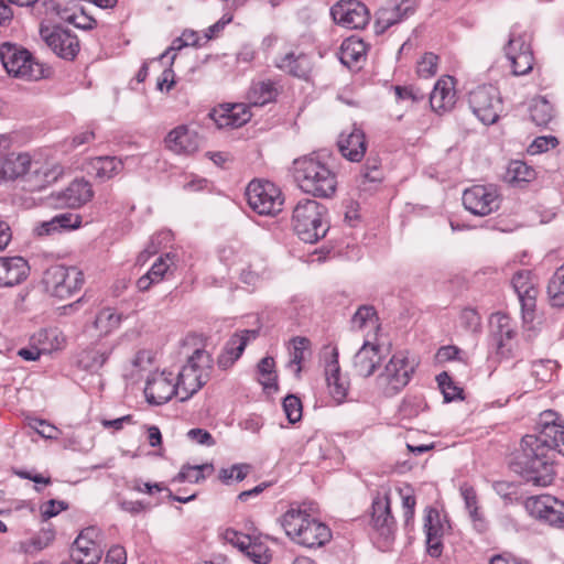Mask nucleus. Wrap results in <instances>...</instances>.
Returning <instances> with one entry per match:
<instances>
[{"label": "nucleus", "mask_w": 564, "mask_h": 564, "mask_svg": "<svg viewBox=\"0 0 564 564\" xmlns=\"http://www.w3.org/2000/svg\"><path fill=\"white\" fill-rule=\"evenodd\" d=\"M250 469V466L247 464H235L229 468H221L219 470V479L229 485L232 481H241L246 478Z\"/></svg>", "instance_id": "obj_50"}, {"label": "nucleus", "mask_w": 564, "mask_h": 564, "mask_svg": "<svg viewBox=\"0 0 564 564\" xmlns=\"http://www.w3.org/2000/svg\"><path fill=\"white\" fill-rule=\"evenodd\" d=\"M213 367L210 355L203 349H196L175 377L178 399L188 400L208 381Z\"/></svg>", "instance_id": "obj_5"}, {"label": "nucleus", "mask_w": 564, "mask_h": 564, "mask_svg": "<svg viewBox=\"0 0 564 564\" xmlns=\"http://www.w3.org/2000/svg\"><path fill=\"white\" fill-rule=\"evenodd\" d=\"M258 335L257 329H243L234 334L227 341L224 354L218 358L219 367L224 369L230 367L242 355L248 343L256 339Z\"/></svg>", "instance_id": "obj_23"}, {"label": "nucleus", "mask_w": 564, "mask_h": 564, "mask_svg": "<svg viewBox=\"0 0 564 564\" xmlns=\"http://www.w3.org/2000/svg\"><path fill=\"white\" fill-rule=\"evenodd\" d=\"M338 148L343 156L349 161L359 162L367 150L364 131L354 126L350 132H341L338 139Z\"/></svg>", "instance_id": "obj_24"}, {"label": "nucleus", "mask_w": 564, "mask_h": 564, "mask_svg": "<svg viewBox=\"0 0 564 564\" xmlns=\"http://www.w3.org/2000/svg\"><path fill=\"white\" fill-rule=\"evenodd\" d=\"M455 82L452 76L441 77L430 95V104L434 111H447L456 101Z\"/></svg>", "instance_id": "obj_26"}, {"label": "nucleus", "mask_w": 564, "mask_h": 564, "mask_svg": "<svg viewBox=\"0 0 564 564\" xmlns=\"http://www.w3.org/2000/svg\"><path fill=\"white\" fill-rule=\"evenodd\" d=\"M275 362L270 356L262 358L258 364V372L260 375L259 382L268 390H278Z\"/></svg>", "instance_id": "obj_46"}, {"label": "nucleus", "mask_w": 564, "mask_h": 564, "mask_svg": "<svg viewBox=\"0 0 564 564\" xmlns=\"http://www.w3.org/2000/svg\"><path fill=\"white\" fill-rule=\"evenodd\" d=\"M224 540L241 552L251 547V538L234 529H227L224 532Z\"/></svg>", "instance_id": "obj_57"}, {"label": "nucleus", "mask_w": 564, "mask_h": 564, "mask_svg": "<svg viewBox=\"0 0 564 564\" xmlns=\"http://www.w3.org/2000/svg\"><path fill=\"white\" fill-rule=\"evenodd\" d=\"M535 177L534 170L522 161H511L508 165L506 178L509 183H528Z\"/></svg>", "instance_id": "obj_45"}, {"label": "nucleus", "mask_w": 564, "mask_h": 564, "mask_svg": "<svg viewBox=\"0 0 564 564\" xmlns=\"http://www.w3.org/2000/svg\"><path fill=\"white\" fill-rule=\"evenodd\" d=\"M468 101L473 112L485 124L495 123L502 110L500 91L492 85H482L471 90Z\"/></svg>", "instance_id": "obj_10"}, {"label": "nucleus", "mask_w": 564, "mask_h": 564, "mask_svg": "<svg viewBox=\"0 0 564 564\" xmlns=\"http://www.w3.org/2000/svg\"><path fill=\"white\" fill-rule=\"evenodd\" d=\"M33 161L28 153H11L6 156L1 172L4 177L13 180L21 176H29Z\"/></svg>", "instance_id": "obj_34"}, {"label": "nucleus", "mask_w": 564, "mask_h": 564, "mask_svg": "<svg viewBox=\"0 0 564 564\" xmlns=\"http://www.w3.org/2000/svg\"><path fill=\"white\" fill-rule=\"evenodd\" d=\"M549 503H557V499L550 495L532 496L525 500L524 506L532 517L542 520Z\"/></svg>", "instance_id": "obj_48"}, {"label": "nucleus", "mask_w": 564, "mask_h": 564, "mask_svg": "<svg viewBox=\"0 0 564 564\" xmlns=\"http://www.w3.org/2000/svg\"><path fill=\"white\" fill-rule=\"evenodd\" d=\"M122 322V315L112 308L101 310L94 322L95 328L102 335H108L117 329Z\"/></svg>", "instance_id": "obj_42"}, {"label": "nucleus", "mask_w": 564, "mask_h": 564, "mask_svg": "<svg viewBox=\"0 0 564 564\" xmlns=\"http://www.w3.org/2000/svg\"><path fill=\"white\" fill-rule=\"evenodd\" d=\"M530 117L536 126H546L553 118L552 105L544 97L534 98L530 106Z\"/></svg>", "instance_id": "obj_44"}, {"label": "nucleus", "mask_w": 564, "mask_h": 564, "mask_svg": "<svg viewBox=\"0 0 564 564\" xmlns=\"http://www.w3.org/2000/svg\"><path fill=\"white\" fill-rule=\"evenodd\" d=\"M444 529L440 512L433 508L427 509L424 519V530L426 533L427 553L433 557H438L442 554Z\"/></svg>", "instance_id": "obj_25"}, {"label": "nucleus", "mask_w": 564, "mask_h": 564, "mask_svg": "<svg viewBox=\"0 0 564 564\" xmlns=\"http://www.w3.org/2000/svg\"><path fill=\"white\" fill-rule=\"evenodd\" d=\"M438 57L433 53H425L417 62L416 72L419 76L429 78L436 74Z\"/></svg>", "instance_id": "obj_56"}, {"label": "nucleus", "mask_w": 564, "mask_h": 564, "mask_svg": "<svg viewBox=\"0 0 564 564\" xmlns=\"http://www.w3.org/2000/svg\"><path fill=\"white\" fill-rule=\"evenodd\" d=\"M213 471L214 466L212 464L183 466L175 479L180 482H199L205 479L206 475H210Z\"/></svg>", "instance_id": "obj_47"}, {"label": "nucleus", "mask_w": 564, "mask_h": 564, "mask_svg": "<svg viewBox=\"0 0 564 564\" xmlns=\"http://www.w3.org/2000/svg\"><path fill=\"white\" fill-rule=\"evenodd\" d=\"M547 296L552 306H564V264L561 265L547 284Z\"/></svg>", "instance_id": "obj_43"}, {"label": "nucleus", "mask_w": 564, "mask_h": 564, "mask_svg": "<svg viewBox=\"0 0 564 564\" xmlns=\"http://www.w3.org/2000/svg\"><path fill=\"white\" fill-rule=\"evenodd\" d=\"M380 361V348L366 341L354 357V368L359 376L367 378L375 372Z\"/></svg>", "instance_id": "obj_30"}, {"label": "nucleus", "mask_w": 564, "mask_h": 564, "mask_svg": "<svg viewBox=\"0 0 564 564\" xmlns=\"http://www.w3.org/2000/svg\"><path fill=\"white\" fill-rule=\"evenodd\" d=\"M371 523L381 535L389 536L392 532L394 520L390 512V499L386 491L382 495L378 494L373 499Z\"/></svg>", "instance_id": "obj_28"}, {"label": "nucleus", "mask_w": 564, "mask_h": 564, "mask_svg": "<svg viewBox=\"0 0 564 564\" xmlns=\"http://www.w3.org/2000/svg\"><path fill=\"white\" fill-rule=\"evenodd\" d=\"M382 180V172L378 159H368L360 172V183L365 185L367 182L378 183Z\"/></svg>", "instance_id": "obj_53"}, {"label": "nucleus", "mask_w": 564, "mask_h": 564, "mask_svg": "<svg viewBox=\"0 0 564 564\" xmlns=\"http://www.w3.org/2000/svg\"><path fill=\"white\" fill-rule=\"evenodd\" d=\"M175 256L172 253H165L159 257L152 264L150 270L143 274L137 281V288L141 292L148 291L152 284L159 283L163 280L164 275L175 264Z\"/></svg>", "instance_id": "obj_32"}, {"label": "nucleus", "mask_w": 564, "mask_h": 564, "mask_svg": "<svg viewBox=\"0 0 564 564\" xmlns=\"http://www.w3.org/2000/svg\"><path fill=\"white\" fill-rule=\"evenodd\" d=\"M558 414L544 411L538 422L539 434L522 437L512 466L525 481L546 487L554 480L553 452L564 456V426L558 423Z\"/></svg>", "instance_id": "obj_1"}, {"label": "nucleus", "mask_w": 564, "mask_h": 564, "mask_svg": "<svg viewBox=\"0 0 564 564\" xmlns=\"http://www.w3.org/2000/svg\"><path fill=\"white\" fill-rule=\"evenodd\" d=\"M94 196L89 182L73 181L65 189L54 196L55 205L61 208H78L88 203Z\"/></svg>", "instance_id": "obj_20"}, {"label": "nucleus", "mask_w": 564, "mask_h": 564, "mask_svg": "<svg viewBox=\"0 0 564 564\" xmlns=\"http://www.w3.org/2000/svg\"><path fill=\"white\" fill-rule=\"evenodd\" d=\"M246 196L250 208L259 215L273 216L282 210L284 203L280 188L269 181L250 182Z\"/></svg>", "instance_id": "obj_9"}, {"label": "nucleus", "mask_w": 564, "mask_h": 564, "mask_svg": "<svg viewBox=\"0 0 564 564\" xmlns=\"http://www.w3.org/2000/svg\"><path fill=\"white\" fill-rule=\"evenodd\" d=\"M144 394L147 401L155 405L167 402L174 395L178 398L174 375L167 371L152 373L147 380Z\"/></svg>", "instance_id": "obj_16"}, {"label": "nucleus", "mask_w": 564, "mask_h": 564, "mask_svg": "<svg viewBox=\"0 0 564 564\" xmlns=\"http://www.w3.org/2000/svg\"><path fill=\"white\" fill-rule=\"evenodd\" d=\"M187 437L200 445L213 446L215 444L214 437L209 432L202 429H192L187 432Z\"/></svg>", "instance_id": "obj_63"}, {"label": "nucleus", "mask_w": 564, "mask_h": 564, "mask_svg": "<svg viewBox=\"0 0 564 564\" xmlns=\"http://www.w3.org/2000/svg\"><path fill=\"white\" fill-rule=\"evenodd\" d=\"M460 323L469 330H476L480 325V316L473 308H465L460 313Z\"/></svg>", "instance_id": "obj_62"}, {"label": "nucleus", "mask_w": 564, "mask_h": 564, "mask_svg": "<svg viewBox=\"0 0 564 564\" xmlns=\"http://www.w3.org/2000/svg\"><path fill=\"white\" fill-rule=\"evenodd\" d=\"M28 263L21 257L0 258V288L19 284L28 275Z\"/></svg>", "instance_id": "obj_27"}, {"label": "nucleus", "mask_w": 564, "mask_h": 564, "mask_svg": "<svg viewBox=\"0 0 564 564\" xmlns=\"http://www.w3.org/2000/svg\"><path fill=\"white\" fill-rule=\"evenodd\" d=\"M209 118L218 128H239L251 118L246 104L223 105L209 112Z\"/></svg>", "instance_id": "obj_19"}, {"label": "nucleus", "mask_w": 564, "mask_h": 564, "mask_svg": "<svg viewBox=\"0 0 564 564\" xmlns=\"http://www.w3.org/2000/svg\"><path fill=\"white\" fill-rule=\"evenodd\" d=\"M200 137L187 124L173 128L164 138L165 148L176 155H192L198 151Z\"/></svg>", "instance_id": "obj_17"}, {"label": "nucleus", "mask_w": 564, "mask_h": 564, "mask_svg": "<svg viewBox=\"0 0 564 564\" xmlns=\"http://www.w3.org/2000/svg\"><path fill=\"white\" fill-rule=\"evenodd\" d=\"M90 166L97 178L108 181L122 171L123 162L116 156H98L91 160Z\"/></svg>", "instance_id": "obj_38"}, {"label": "nucleus", "mask_w": 564, "mask_h": 564, "mask_svg": "<svg viewBox=\"0 0 564 564\" xmlns=\"http://www.w3.org/2000/svg\"><path fill=\"white\" fill-rule=\"evenodd\" d=\"M512 285L518 294L521 305L525 310H531L535 304L538 290L529 272H518L512 278Z\"/></svg>", "instance_id": "obj_35"}, {"label": "nucleus", "mask_w": 564, "mask_h": 564, "mask_svg": "<svg viewBox=\"0 0 564 564\" xmlns=\"http://www.w3.org/2000/svg\"><path fill=\"white\" fill-rule=\"evenodd\" d=\"M460 495L465 502V508L469 513V517L475 525V528L479 531L485 529V520L482 514L478 510V501L476 491L473 487L464 485L460 487Z\"/></svg>", "instance_id": "obj_41"}, {"label": "nucleus", "mask_w": 564, "mask_h": 564, "mask_svg": "<svg viewBox=\"0 0 564 564\" xmlns=\"http://www.w3.org/2000/svg\"><path fill=\"white\" fill-rule=\"evenodd\" d=\"M436 379L446 402L462 398L463 390L453 382L447 372L440 373Z\"/></svg>", "instance_id": "obj_52"}, {"label": "nucleus", "mask_w": 564, "mask_h": 564, "mask_svg": "<svg viewBox=\"0 0 564 564\" xmlns=\"http://www.w3.org/2000/svg\"><path fill=\"white\" fill-rule=\"evenodd\" d=\"M292 173L299 188L306 194L330 197L336 191L335 173L313 154L295 159Z\"/></svg>", "instance_id": "obj_2"}, {"label": "nucleus", "mask_w": 564, "mask_h": 564, "mask_svg": "<svg viewBox=\"0 0 564 564\" xmlns=\"http://www.w3.org/2000/svg\"><path fill=\"white\" fill-rule=\"evenodd\" d=\"M557 145V139L555 137H538L529 147L531 154H539L553 149Z\"/></svg>", "instance_id": "obj_59"}, {"label": "nucleus", "mask_w": 564, "mask_h": 564, "mask_svg": "<svg viewBox=\"0 0 564 564\" xmlns=\"http://www.w3.org/2000/svg\"><path fill=\"white\" fill-rule=\"evenodd\" d=\"M280 524L294 543L305 547L323 546L332 538L325 523L300 507H291L285 511L280 518Z\"/></svg>", "instance_id": "obj_3"}, {"label": "nucleus", "mask_w": 564, "mask_h": 564, "mask_svg": "<svg viewBox=\"0 0 564 564\" xmlns=\"http://www.w3.org/2000/svg\"><path fill=\"white\" fill-rule=\"evenodd\" d=\"M334 21L346 29H362L370 19L367 7L357 0H343L330 10Z\"/></svg>", "instance_id": "obj_14"}, {"label": "nucleus", "mask_w": 564, "mask_h": 564, "mask_svg": "<svg viewBox=\"0 0 564 564\" xmlns=\"http://www.w3.org/2000/svg\"><path fill=\"white\" fill-rule=\"evenodd\" d=\"M325 378L329 394L334 401L341 403L347 397L349 381L340 373L338 352L335 348L332 350L330 358L325 365Z\"/></svg>", "instance_id": "obj_21"}, {"label": "nucleus", "mask_w": 564, "mask_h": 564, "mask_svg": "<svg viewBox=\"0 0 564 564\" xmlns=\"http://www.w3.org/2000/svg\"><path fill=\"white\" fill-rule=\"evenodd\" d=\"M525 33L511 32L509 41L505 46V53L510 62L512 74L522 76L533 68V55Z\"/></svg>", "instance_id": "obj_11"}, {"label": "nucleus", "mask_w": 564, "mask_h": 564, "mask_svg": "<svg viewBox=\"0 0 564 564\" xmlns=\"http://www.w3.org/2000/svg\"><path fill=\"white\" fill-rule=\"evenodd\" d=\"M43 284L52 296L64 300L83 286L84 275L76 267L56 264L44 272Z\"/></svg>", "instance_id": "obj_8"}, {"label": "nucleus", "mask_w": 564, "mask_h": 564, "mask_svg": "<svg viewBox=\"0 0 564 564\" xmlns=\"http://www.w3.org/2000/svg\"><path fill=\"white\" fill-rule=\"evenodd\" d=\"M41 37L47 46L59 57L64 59H73L79 52V42L77 36L68 30L62 28L50 29L42 26L40 30Z\"/></svg>", "instance_id": "obj_15"}, {"label": "nucleus", "mask_w": 564, "mask_h": 564, "mask_svg": "<svg viewBox=\"0 0 564 564\" xmlns=\"http://www.w3.org/2000/svg\"><path fill=\"white\" fill-rule=\"evenodd\" d=\"M351 324L354 328L362 329L367 326H376L377 316L376 311L372 306H361L354 314L351 318Z\"/></svg>", "instance_id": "obj_51"}, {"label": "nucleus", "mask_w": 564, "mask_h": 564, "mask_svg": "<svg viewBox=\"0 0 564 564\" xmlns=\"http://www.w3.org/2000/svg\"><path fill=\"white\" fill-rule=\"evenodd\" d=\"M0 59L9 75L24 80H39L48 76V68L35 61L24 47L12 43L0 45Z\"/></svg>", "instance_id": "obj_6"}, {"label": "nucleus", "mask_w": 564, "mask_h": 564, "mask_svg": "<svg viewBox=\"0 0 564 564\" xmlns=\"http://www.w3.org/2000/svg\"><path fill=\"white\" fill-rule=\"evenodd\" d=\"M247 257H250V253H248L246 250L241 248L237 249L234 246L223 247L219 251L220 260L227 265H232L237 263L242 264Z\"/></svg>", "instance_id": "obj_54"}, {"label": "nucleus", "mask_w": 564, "mask_h": 564, "mask_svg": "<svg viewBox=\"0 0 564 564\" xmlns=\"http://www.w3.org/2000/svg\"><path fill=\"white\" fill-rule=\"evenodd\" d=\"M283 410L290 423H296L302 419V402L294 394L284 398Z\"/></svg>", "instance_id": "obj_55"}, {"label": "nucleus", "mask_w": 564, "mask_h": 564, "mask_svg": "<svg viewBox=\"0 0 564 564\" xmlns=\"http://www.w3.org/2000/svg\"><path fill=\"white\" fill-rule=\"evenodd\" d=\"M366 55V44L357 37L346 39L340 46L339 59L347 67L358 64Z\"/></svg>", "instance_id": "obj_37"}, {"label": "nucleus", "mask_w": 564, "mask_h": 564, "mask_svg": "<svg viewBox=\"0 0 564 564\" xmlns=\"http://www.w3.org/2000/svg\"><path fill=\"white\" fill-rule=\"evenodd\" d=\"M115 347L111 340H95L76 355V366L83 371L97 375L109 360Z\"/></svg>", "instance_id": "obj_12"}, {"label": "nucleus", "mask_w": 564, "mask_h": 564, "mask_svg": "<svg viewBox=\"0 0 564 564\" xmlns=\"http://www.w3.org/2000/svg\"><path fill=\"white\" fill-rule=\"evenodd\" d=\"M274 65L280 70L303 79H306L312 70L311 59L303 53L295 54L294 52H289L283 56L276 57Z\"/></svg>", "instance_id": "obj_29"}, {"label": "nucleus", "mask_w": 564, "mask_h": 564, "mask_svg": "<svg viewBox=\"0 0 564 564\" xmlns=\"http://www.w3.org/2000/svg\"><path fill=\"white\" fill-rule=\"evenodd\" d=\"M413 12V0H387V2L377 11L375 24L376 32H386L390 26L401 22Z\"/></svg>", "instance_id": "obj_18"}, {"label": "nucleus", "mask_w": 564, "mask_h": 564, "mask_svg": "<svg viewBox=\"0 0 564 564\" xmlns=\"http://www.w3.org/2000/svg\"><path fill=\"white\" fill-rule=\"evenodd\" d=\"M278 88L271 80L253 83L248 93V100L252 106H263L275 100Z\"/></svg>", "instance_id": "obj_39"}, {"label": "nucleus", "mask_w": 564, "mask_h": 564, "mask_svg": "<svg viewBox=\"0 0 564 564\" xmlns=\"http://www.w3.org/2000/svg\"><path fill=\"white\" fill-rule=\"evenodd\" d=\"M438 362H447L452 360L466 361L463 358V351L456 346H443L436 352Z\"/></svg>", "instance_id": "obj_60"}, {"label": "nucleus", "mask_w": 564, "mask_h": 564, "mask_svg": "<svg viewBox=\"0 0 564 564\" xmlns=\"http://www.w3.org/2000/svg\"><path fill=\"white\" fill-rule=\"evenodd\" d=\"M63 174V167L55 162L40 163L33 162L29 172L28 181L32 183L34 188H43L58 180Z\"/></svg>", "instance_id": "obj_31"}, {"label": "nucleus", "mask_w": 564, "mask_h": 564, "mask_svg": "<svg viewBox=\"0 0 564 564\" xmlns=\"http://www.w3.org/2000/svg\"><path fill=\"white\" fill-rule=\"evenodd\" d=\"M62 19L69 21L76 28L83 29V30L93 29L94 25L96 24V20L93 19L91 17L85 14L84 12L73 13L70 15L62 17Z\"/></svg>", "instance_id": "obj_61"}, {"label": "nucleus", "mask_w": 564, "mask_h": 564, "mask_svg": "<svg viewBox=\"0 0 564 564\" xmlns=\"http://www.w3.org/2000/svg\"><path fill=\"white\" fill-rule=\"evenodd\" d=\"M94 534V529H86L75 540L72 557L77 564H97L101 558V549L91 540Z\"/></svg>", "instance_id": "obj_22"}, {"label": "nucleus", "mask_w": 564, "mask_h": 564, "mask_svg": "<svg viewBox=\"0 0 564 564\" xmlns=\"http://www.w3.org/2000/svg\"><path fill=\"white\" fill-rule=\"evenodd\" d=\"M491 333L498 350L503 354L502 349L507 346V341L514 336V329L511 325L509 316L502 313L492 314L490 318Z\"/></svg>", "instance_id": "obj_36"}, {"label": "nucleus", "mask_w": 564, "mask_h": 564, "mask_svg": "<svg viewBox=\"0 0 564 564\" xmlns=\"http://www.w3.org/2000/svg\"><path fill=\"white\" fill-rule=\"evenodd\" d=\"M327 209L314 199L300 200L293 210L292 224L295 234L307 243L324 238L329 229Z\"/></svg>", "instance_id": "obj_4"}, {"label": "nucleus", "mask_w": 564, "mask_h": 564, "mask_svg": "<svg viewBox=\"0 0 564 564\" xmlns=\"http://www.w3.org/2000/svg\"><path fill=\"white\" fill-rule=\"evenodd\" d=\"M415 370V364L410 360L408 352L394 354L376 379L377 388L386 395L393 397L410 381Z\"/></svg>", "instance_id": "obj_7"}, {"label": "nucleus", "mask_w": 564, "mask_h": 564, "mask_svg": "<svg viewBox=\"0 0 564 564\" xmlns=\"http://www.w3.org/2000/svg\"><path fill=\"white\" fill-rule=\"evenodd\" d=\"M290 348V360L288 367L294 371V375L299 378L302 371V361L305 359L306 351L310 350V340L305 337H294L291 340Z\"/></svg>", "instance_id": "obj_40"}, {"label": "nucleus", "mask_w": 564, "mask_h": 564, "mask_svg": "<svg viewBox=\"0 0 564 564\" xmlns=\"http://www.w3.org/2000/svg\"><path fill=\"white\" fill-rule=\"evenodd\" d=\"M127 563V554L122 546L115 545L110 547L106 556L105 564H126Z\"/></svg>", "instance_id": "obj_64"}, {"label": "nucleus", "mask_w": 564, "mask_h": 564, "mask_svg": "<svg viewBox=\"0 0 564 564\" xmlns=\"http://www.w3.org/2000/svg\"><path fill=\"white\" fill-rule=\"evenodd\" d=\"M554 364L551 360H538L531 366V376L534 378V384H528V389H533L538 383L546 382L552 379Z\"/></svg>", "instance_id": "obj_49"}, {"label": "nucleus", "mask_w": 564, "mask_h": 564, "mask_svg": "<svg viewBox=\"0 0 564 564\" xmlns=\"http://www.w3.org/2000/svg\"><path fill=\"white\" fill-rule=\"evenodd\" d=\"M54 217L55 223H57V227H59L62 231L76 229L82 224V217L75 213H62Z\"/></svg>", "instance_id": "obj_58"}, {"label": "nucleus", "mask_w": 564, "mask_h": 564, "mask_svg": "<svg viewBox=\"0 0 564 564\" xmlns=\"http://www.w3.org/2000/svg\"><path fill=\"white\" fill-rule=\"evenodd\" d=\"M243 263H246V267H243L240 272V280L242 283L257 286L263 280L269 278V270L264 259L250 254Z\"/></svg>", "instance_id": "obj_33"}, {"label": "nucleus", "mask_w": 564, "mask_h": 564, "mask_svg": "<svg viewBox=\"0 0 564 564\" xmlns=\"http://www.w3.org/2000/svg\"><path fill=\"white\" fill-rule=\"evenodd\" d=\"M463 204L476 216H486L499 208L500 199L497 189L475 185L463 193Z\"/></svg>", "instance_id": "obj_13"}]
</instances>
